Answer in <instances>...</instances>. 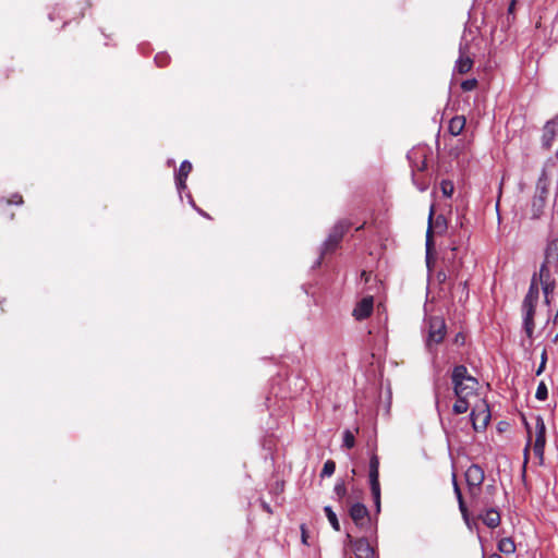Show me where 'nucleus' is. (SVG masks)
<instances>
[{"label": "nucleus", "instance_id": "f257e3e1", "mask_svg": "<svg viewBox=\"0 0 558 558\" xmlns=\"http://www.w3.org/2000/svg\"><path fill=\"white\" fill-rule=\"evenodd\" d=\"M349 227L350 225L347 221H339L332 227L328 234V238L322 245L320 256L315 263V266L320 265L323 255L333 252L338 247Z\"/></svg>", "mask_w": 558, "mask_h": 558}, {"label": "nucleus", "instance_id": "f03ea898", "mask_svg": "<svg viewBox=\"0 0 558 558\" xmlns=\"http://www.w3.org/2000/svg\"><path fill=\"white\" fill-rule=\"evenodd\" d=\"M428 332L426 338V347L432 350L434 345L439 344L446 335V324L444 318L439 316H432L427 320Z\"/></svg>", "mask_w": 558, "mask_h": 558}, {"label": "nucleus", "instance_id": "7ed1b4c3", "mask_svg": "<svg viewBox=\"0 0 558 558\" xmlns=\"http://www.w3.org/2000/svg\"><path fill=\"white\" fill-rule=\"evenodd\" d=\"M535 441L533 445V452L538 458L539 464L544 462V450L546 445V426L544 418L541 415H537L535 418Z\"/></svg>", "mask_w": 558, "mask_h": 558}, {"label": "nucleus", "instance_id": "20e7f679", "mask_svg": "<svg viewBox=\"0 0 558 558\" xmlns=\"http://www.w3.org/2000/svg\"><path fill=\"white\" fill-rule=\"evenodd\" d=\"M485 478L484 470L478 464H471L465 471V481L470 495L474 497Z\"/></svg>", "mask_w": 558, "mask_h": 558}, {"label": "nucleus", "instance_id": "39448f33", "mask_svg": "<svg viewBox=\"0 0 558 558\" xmlns=\"http://www.w3.org/2000/svg\"><path fill=\"white\" fill-rule=\"evenodd\" d=\"M470 418L474 430L478 432L485 429L490 420L488 404L485 401H482L481 405H477L472 410Z\"/></svg>", "mask_w": 558, "mask_h": 558}, {"label": "nucleus", "instance_id": "423d86ee", "mask_svg": "<svg viewBox=\"0 0 558 558\" xmlns=\"http://www.w3.org/2000/svg\"><path fill=\"white\" fill-rule=\"evenodd\" d=\"M349 545L352 547L355 558H377L374 548L365 537L353 538L347 534Z\"/></svg>", "mask_w": 558, "mask_h": 558}, {"label": "nucleus", "instance_id": "0eeeda50", "mask_svg": "<svg viewBox=\"0 0 558 558\" xmlns=\"http://www.w3.org/2000/svg\"><path fill=\"white\" fill-rule=\"evenodd\" d=\"M350 517L354 524L360 529H367L369 526L371 518L368 509L361 502H355L349 510Z\"/></svg>", "mask_w": 558, "mask_h": 558}, {"label": "nucleus", "instance_id": "6e6552de", "mask_svg": "<svg viewBox=\"0 0 558 558\" xmlns=\"http://www.w3.org/2000/svg\"><path fill=\"white\" fill-rule=\"evenodd\" d=\"M558 136V114L551 120L547 121L543 128L542 146L545 149H550L554 141Z\"/></svg>", "mask_w": 558, "mask_h": 558}, {"label": "nucleus", "instance_id": "1a4fd4ad", "mask_svg": "<svg viewBox=\"0 0 558 558\" xmlns=\"http://www.w3.org/2000/svg\"><path fill=\"white\" fill-rule=\"evenodd\" d=\"M536 304L531 303H522V312H523V327L527 335V337H532L534 332V315H535Z\"/></svg>", "mask_w": 558, "mask_h": 558}, {"label": "nucleus", "instance_id": "9d476101", "mask_svg": "<svg viewBox=\"0 0 558 558\" xmlns=\"http://www.w3.org/2000/svg\"><path fill=\"white\" fill-rule=\"evenodd\" d=\"M468 45L460 44L459 58L456 61L454 70L460 74L468 73L473 66V60L466 54Z\"/></svg>", "mask_w": 558, "mask_h": 558}, {"label": "nucleus", "instance_id": "9b49d317", "mask_svg": "<svg viewBox=\"0 0 558 558\" xmlns=\"http://www.w3.org/2000/svg\"><path fill=\"white\" fill-rule=\"evenodd\" d=\"M478 387V381L476 378L466 379V381L457 383L453 387V391L456 396L471 397L473 396Z\"/></svg>", "mask_w": 558, "mask_h": 558}, {"label": "nucleus", "instance_id": "f8f14e48", "mask_svg": "<svg viewBox=\"0 0 558 558\" xmlns=\"http://www.w3.org/2000/svg\"><path fill=\"white\" fill-rule=\"evenodd\" d=\"M373 303L374 302L372 296L364 298L356 304L355 308L353 310V316L357 320L367 318L373 312Z\"/></svg>", "mask_w": 558, "mask_h": 558}, {"label": "nucleus", "instance_id": "ddd939ff", "mask_svg": "<svg viewBox=\"0 0 558 558\" xmlns=\"http://www.w3.org/2000/svg\"><path fill=\"white\" fill-rule=\"evenodd\" d=\"M480 518L489 529H495L500 524V513L496 508L486 509L480 514Z\"/></svg>", "mask_w": 558, "mask_h": 558}, {"label": "nucleus", "instance_id": "4468645a", "mask_svg": "<svg viewBox=\"0 0 558 558\" xmlns=\"http://www.w3.org/2000/svg\"><path fill=\"white\" fill-rule=\"evenodd\" d=\"M192 170V163L187 160L181 162L180 168L175 174V184L179 191L186 187L185 181Z\"/></svg>", "mask_w": 558, "mask_h": 558}, {"label": "nucleus", "instance_id": "2eb2a0df", "mask_svg": "<svg viewBox=\"0 0 558 558\" xmlns=\"http://www.w3.org/2000/svg\"><path fill=\"white\" fill-rule=\"evenodd\" d=\"M548 187H549V178H548L546 169H543L541 172V175L536 182V189H535L534 196L547 199Z\"/></svg>", "mask_w": 558, "mask_h": 558}, {"label": "nucleus", "instance_id": "dca6fc26", "mask_svg": "<svg viewBox=\"0 0 558 558\" xmlns=\"http://www.w3.org/2000/svg\"><path fill=\"white\" fill-rule=\"evenodd\" d=\"M544 262L554 264V267L558 265V239L551 240L545 250Z\"/></svg>", "mask_w": 558, "mask_h": 558}, {"label": "nucleus", "instance_id": "f3484780", "mask_svg": "<svg viewBox=\"0 0 558 558\" xmlns=\"http://www.w3.org/2000/svg\"><path fill=\"white\" fill-rule=\"evenodd\" d=\"M368 469L369 485L379 484V459L377 454L373 453L371 456Z\"/></svg>", "mask_w": 558, "mask_h": 558}, {"label": "nucleus", "instance_id": "a211bd4d", "mask_svg": "<svg viewBox=\"0 0 558 558\" xmlns=\"http://www.w3.org/2000/svg\"><path fill=\"white\" fill-rule=\"evenodd\" d=\"M539 298V289L537 283L536 274L533 275L529 291L523 300V303L537 304Z\"/></svg>", "mask_w": 558, "mask_h": 558}, {"label": "nucleus", "instance_id": "6ab92c4d", "mask_svg": "<svg viewBox=\"0 0 558 558\" xmlns=\"http://www.w3.org/2000/svg\"><path fill=\"white\" fill-rule=\"evenodd\" d=\"M473 378L474 377L469 374L468 368L464 365L456 366L451 374V380H452L453 387L457 385V383L466 381V379H473Z\"/></svg>", "mask_w": 558, "mask_h": 558}, {"label": "nucleus", "instance_id": "aec40b11", "mask_svg": "<svg viewBox=\"0 0 558 558\" xmlns=\"http://www.w3.org/2000/svg\"><path fill=\"white\" fill-rule=\"evenodd\" d=\"M465 126V118L463 116H456L449 121L448 130L451 135L458 136L462 133Z\"/></svg>", "mask_w": 558, "mask_h": 558}, {"label": "nucleus", "instance_id": "412c9836", "mask_svg": "<svg viewBox=\"0 0 558 558\" xmlns=\"http://www.w3.org/2000/svg\"><path fill=\"white\" fill-rule=\"evenodd\" d=\"M546 206V199L541 197H533L531 205V218L538 219L544 213Z\"/></svg>", "mask_w": 558, "mask_h": 558}, {"label": "nucleus", "instance_id": "4be33fe9", "mask_svg": "<svg viewBox=\"0 0 558 558\" xmlns=\"http://www.w3.org/2000/svg\"><path fill=\"white\" fill-rule=\"evenodd\" d=\"M497 548L505 555H512L515 553L517 546L511 537H502L499 539Z\"/></svg>", "mask_w": 558, "mask_h": 558}, {"label": "nucleus", "instance_id": "5701e85b", "mask_svg": "<svg viewBox=\"0 0 558 558\" xmlns=\"http://www.w3.org/2000/svg\"><path fill=\"white\" fill-rule=\"evenodd\" d=\"M551 267H554V264L543 262V264L541 265V268H539V272L536 274L537 283L556 280L555 277L551 275V270H550Z\"/></svg>", "mask_w": 558, "mask_h": 558}, {"label": "nucleus", "instance_id": "b1692460", "mask_svg": "<svg viewBox=\"0 0 558 558\" xmlns=\"http://www.w3.org/2000/svg\"><path fill=\"white\" fill-rule=\"evenodd\" d=\"M457 401L452 407V411L454 414H463L469 410L468 397L456 396Z\"/></svg>", "mask_w": 558, "mask_h": 558}, {"label": "nucleus", "instance_id": "393cba45", "mask_svg": "<svg viewBox=\"0 0 558 558\" xmlns=\"http://www.w3.org/2000/svg\"><path fill=\"white\" fill-rule=\"evenodd\" d=\"M434 213H435V207L434 205L430 206L429 208V215H428V228H427V231H426V253L428 254L432 246H433V240H432V220H433V216H434Z\"/></svg>", "mask_w": 558, "mask_h": 558}, {"label": "nucleus", "instance_id": "a878e982", "mask_svg": "<svg viewBox=\"0 0 558 558\" xmlns=\"http://www.w3.org/2000/svg\"><path fill=\"white\" fill-rule=\"evenodd\" d=\"M541 286H542V290L544 293L545 302H546V304H549V302H550L549 298L554 293L555 288H556V280L541 282Z\"/></svg>", "mask_w": 558, "mask_h": 558}, {"label": "nucleus", "instance_id": "bb28decb", "mask_svg": "<svg viewBox=\"0 0 558 558\" xmlns=\"http://www.w3.org/2000/svg\"><path fill=\"white\" fill-rule=\"evenodd\" d=\"M324 511H325V514H326L329 523L331 524V526L336 531H340V523H339L337 514L333 512L332 508L330 506H326L324 508Z\"/></svg>", "mask_w": 558, "mask_h": 558}, {"label": "nucleus", "instance_id": "cd10ccee", "mask_svg": "<svg viewBox=\"0 0 558 558\" xmlns=\"http://www.w3.org/2000/svg\"><path fill=\"white\" fill-rule=\"evenodd\" d=\"M376 511H380V484L369 485Z\"/></svg>", "mask_w": 558, "mask_h": 558}, {"label": "nucleus", "instance_id": "c85d7f7f", "mask_svg": "<svg viewBox=\"0 0 558 558\" xmlns=\"http://www.w3.org/2000/svg\"><path fill=\"white\" fill-rule=\"evenodd\" d=\"M336 471V463L332 460H327L324 463L323 470L320 472L322 477L331 476Z\"/></svg>", "mask_w": 558, "mask_h": 558}, {"label": "nucleus", "instance_id": "c756f323", "mask_svg": "<svg viewBox=\"0 0 558 558\" xmlns=\"http://www.w3.org/2000/svg\"><path fill=\"white\" fill-rule=\"evenodd\" d=\"M440 189L442 192V195L446 197H451L454 191L453 183L449 180H442L440 183Z\"/></svg>", "mask_w": 558, "mask_h": 558}, {"label": "nucleus", "instance_id": "7c9ffc66", "mask_svg": "<svg viewBox=\"0 0 558 558\" xmlns=\"http://www.w3.org/2000/svg\"><path fill=\"white\" fill-rule=\"evenodd\" d=\"M548 397V389L544 381H541L537 386L535 398L539 401L546 400Z\"/></svg>", "mask_w": 558, "mask_h": 558}, {"label": "nucleus", "instance_id": "2f4dec72", "mask_svg": "<svg viewBox=\"0 0 558 558\" xmlns=\"http://www.w3.org/2000/svg\"><path fill=\"white\" fill-rule=\"evenodd\" d=\"M355 445V438L354 435L349 430H344L343 433V446L348 449L353 448Z\"/></svg>", "mask_w": 558, "mask_h": 558}, {"label": "nucleus", "instance_id": "473e14b6", "mask_svg": "<svg viewBox=\"0 0 558 558\" xmlns=\"http://www.w3.org/2000/svg\"><path fill=\"white\" fill-rule=\"evenodd\" d=\"M477 86V81L475 78L465 80L461 83V88L464 92H471L475 89Z\"/></svg>", "mask_w": 558, "mask_h": 558}, {"label": "nucleus", "instance_id": "72a5a7b5", "mask_svg": "<svg viewBox=\"0 0 558 558\" xmlns=\"http://www.w3.org/2000/svg\"><path fill=\"white\" fill-rule=\"evenodd\" d=\"M333 492L339 498H342L347 494V488H345L344 482L343 481L337 482L335 485Z\"/></svg>", "mask_w": 558, "mask_h": 558}, {"label": "nucleus", "instance_id": "f704fd0d", "mask_svg": "<svg viewBox=\"0 0 558 558\" xmlns=\"http://www.w3.org/2000/svg\"><path fill=\"white\" fill-rule=\"evenodd\" d=\"M412 181L418 191L424 192L428 187V183L426 181H421L415 173L412 174Z\"/></svg>", "mask_w": 558, "mask_h": 558}, {"label": "nucleus", "instance_id": "c9c22d12", "mask_svg": "<svg viewBox=\"0 0 558 558\" xmlns=\"http://www.w3.org/2000/svg\"><path fill=\"white\" fill-rule=\"evenodd\" d=\"M458 504H459V510L462 514V518L464 519L465 523L469 524V511L465 506L464 499L463 498L458 499Z\"/></svg>", "mask_w": 558, "mask_h": 558}, {"label": "nucleus", "instance_id": "e433bc0d", "mask_svg": "<svg viewBox=\"0 0 558 558\" xmlns=\"http://www.w3.org/2000/svg\"><path fill=\"white\" fill-rule=\"evenodd\" d=\"M155 62L159 68H162L169 63V56L166 53H159L155 57Z\"/></svg>", "mask_w": 558, "mask_h": 558}, {"label": "nucleus", "instance_id": "4c0bfd02", "mask_svg": "<svg viewBox=\"0 0 558 558\" xmlns=\"http://www.w3.org/2000/svg\"><path fill=\"white\" fill-rule=\"evenodd\" d=\"M546 362H547V351H546V349H544L543 352H542V355H541L539 366L536 369V375L537 376H539L544 372L545 366H546Z\"/></svg>", "mask_w": 558, "mask_h": 558}, {"label": "nucleus", "instance_id": "58836bf2", "mask_svg": "<svg viewBox=\"0 0 558 558\" xmlns=\"http://www.w3.org/2000/svg\"><path fill=\"white\" fill-rule=\"evenodd\" d=\"M426 168H427V163H426L425 156H421L420 162L415 166H412V171H413V173H415V170L423 172V171H425Z\"/></svg>", "mask_w": 558, "mask_h": 558}, {"label": "nucleus", "instance_id": "ea45409f", "mask_svg": "<svg viewBox=\"0 0 558 558\" xmlns=\"http://www.w3.org/2000/svg\"><path fill=\"white\" fill-rule=\"evenodd\" d=\"M23 203V198L19 194H14L11 199H9V204L21 205Z\"/></svg>", "mask_w": 558, "mask_h": 558}, {"label": "nucleus", "instance_id": "a19ab883", "mask_svg": "<svg viewBox=\"0 0 558 558\" xmlns=\"http://www.w3.org/2000/svg\"><path fill=\"white\" fill-rule=\"evenodd\" d=\"M527 459H529V444L524 448V463H523V471H522V476L523 477L525 476Z\"/></svg>", "mask_w": 558, "mask_h": 558}, {"label": "nucleus", "instance_id": "79ce46f5", "mask_svg": "<svg viewBox=\"0 0 558 558\" xmlns=\"http://www.w3.org/2000/svg\"><path fill=\"white\" fill-rule=\"evenodd\" d=\"M453 492H454V495L457 497V500L460 499V498H463L462 496V493H461V489H460V486L459 485H456V487L453 488Z\"/></svg>", "mask_w": 558, "mask_h": 558}, {"label": "nucleus", "instance_id": "37998d69", "mask_svg": "<svg viewBox=\"0 0 558 558\" xmlns=\"http://www.w3.org/2000/svg\"><path fill=\"white\" fill-rule=\"evenodd\" d=\"M451 480L453 488L456 487V485H459L457 481V474L454 472L452 473Z\"/></svg>", "mask_w": 558, "mask_h": 558}, {"label": "nucleus", "instance_id": "c03bdc74", "mask_svg": "<svg viewBox=\"0 0 558 558\" xmlns=\"http://www.w3.org/2000/svg\"><path fill=\"white\" fill-rule=\"evenodd\" d=\"M301 530H302V542L304 544H306V534H305V529H304V525L301 526Z\"/></svg>", "mask_w": 558, "mask_h": 558}, {"label": "nucleus", "instance_id": "a18cd8bd", "mask_svg": "<svg viewBox=\"0 0 558 558\" xmlns=\"http://www.w3.org/2000/svg\"><path fill=\"white\" fill-rule=\"evenodd\" d=\"M459 341H461V342H463V341H464V337H463L461 333H458V335L456 336V342H459Z\"/></svg>", "mask_w": 558, "mask_h": 558}, {"label": "nucleus", "instance_id": "49530a36", "mask_svg": "<svg viewBox=\"0 0 558 558\" xmlns=\"http://www.w3.org/2000/svg\"><path fill=\"white\" fill-rule=\"evenodd\" d=\"M486 489H487L488 493H494L495 486L494 485H488V486H486Z\"/></svg>", "mask_w": 558, "mask_h": 558}]
</instances>
